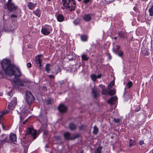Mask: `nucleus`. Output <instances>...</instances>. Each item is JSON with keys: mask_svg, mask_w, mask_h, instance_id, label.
<instances>
[{"mask_svg": "<svg viewBox=\"0 0 153 153\" xmlns=\"http://www.w3.org/2000/svg\"><path fill=\"white\" fill-rule=\"evenodd\" d=\"M1 64L3 69L6 75L10 76L14 75L16 67L15 65L10 64L9 60L7 59H3Z\"/></svg>", "mask_w": 153, "mask_h": 153, "instance_id": "obj_1", "label": "nucleus"}, {"mask_svg": "<svg viewBox=\"0 0 153 153\" xmlns=\"http://www.w3.org/2000/svg\"><path fill=\"white\" fill-rule=\"evenodd\" d=\"M39 120L42 124V126L39 129V131L41 132H44V134H46L45 130L47 126V120L45 117H44L43 119L41 117H39Z\"/></svg>", "mask_w": 153, "mask_h": 153, "instance_id": "obj_2", "label": "nucleus"}, {"mask_svg": "<svg viewBox=\"0 0 153 153\" xmlns=\"http://www.w3.org/2000/svg\"><path fill=\"white\" fill-rule=\"evenodd\" d=\"M52 31L51 27L49 25H45L43 26L41 30L42 33L44 35H48Z\"/></svg>", "mask_w": 153, "mask_h": 153, "instance_id": "obj_3", "label": "nucleus"}, {"mask_svg": "<svg viewBox=\"0 0 153 153\" xmlns=\"http://www.w3.org/2000/svg\"><path fill=\"white\" fill-rule=\"evenodd\" d=\"M66 6V9L68 10L72 11L75 10V3L74 0H68V1Z\"/></svg>", "mask_w": 153, "mask_h": 153, "instance_id": "obj_4", "label": "nucleus"}, {"mask_svg": "<svg viewBox=\"0 0 153 153\" xmlns=\"http://www.w3.org/2000/svg\"><path fill=\"white\" fill-rule=\"evenodd\" d=\"M26 99L28 104H30L33 102L34 100V98L30 92L29 91H26Z\"/></svg>", "mask_w": 153, "mask_h": 153, "instance_id": "obj_5", "label": "nucleus"}, {"mask_svg": "<svg viewBox=\"0 0 153 153\" xmlns=\"http://www.w3.org/2000/svg\"><path fill=\"white\" fill-rule=\"evenodd\" d=\"M27 134H30L31 136L33 137V139H35L37 136L36 130L31 128H28L27 133L25 134V135H26Z\"/></svg>", "mask_w": 153, "mask_h": 153, "instance_id": "obj_6", "label": "nucleus"}, {"mask_svg": "<svg viewBox=\"0 0 153 153\" xmlns=\"http://www.w3.org/2000/svg\"><path fill=\"white\" fill-rule=\"evenodd\" d=\"M11 0H8L7 4V7L9 10L11 12H13L16 10L17 7L15 5L14 3L11 2Z\"/></svg>", "mask_w": 153, "mask_h": 153, "instance_id": "obj_7", "label": "nucleus"}, {"mask_svg": "<svg viewBox=\"0 0 153 153\" xmlns=\"http://www.w3.org/2000/svg\"><path fill=\"white\" fill-rule=\"evenodd\" d=\"M17 104V99L16 98L14 97L13 99L11 102L9 103L8 105V108L9 111L13 110L15 108Z\"/></svg>", "mask_w": 153, "mask_h": 153, "instance_id": "obj_8", "label": "nucleus"}, {"mask_svg": "<svg viewBox=\"0 0 153 153\" xmlns=\"http://www.w3.org/2000/svg\"><path fill=\"white\" fill-rule=\"evenodd\" d=\"M79 135L78 134H74L72 137H71L70 134L68 132H66L64 134V137L66 139L74 140L78 137Z\"/></svg>", "mask_w": 153, "mask_h": 153, "instance_id": "obj_9", "label": "nucleus"}, {"mask_svg": "<svg viewBox=\"0 0 153 153\" xmlns=\"http://www.w3.org/2000/svg\"><path fill=\"white\" fill-rule=\"evenodd\" d=\"M92 92L93 96L94 98H97L100 95V91L96 88H92Z\"/></svg>", "mask_w": 153, "mask_h": 153, "instance_id": "obj_10", "label": "nucleus"}, {"mask_svg": "<svg viewBox=\"0 0 153 153\" xmlns=\"http://www.w3.org/2000/svg\"><path fill=\"white\" fill-rule=\"evenodd\" d=\"M14 82L16 84L19 86H22L24 85V83H26V80H22L20 79H18L16 80Z\"/></svg>", "mask_w": 153, "mask_h": 153, "instance_id": "obj_11", "label": "nucleus"}, {"mask_svg": "<svg viewBox=\"0 0 153 153\" xmlns=\"http://www.w3.org/2000/svg\"><path fill=\"white\" fill-rule=\"evenodd\" d=\"M59 111L61 113L65 112L67 110V108L63 104H60L58 108Z\"/></svg>", "mask_w": 153, "mask_h": 153, "instance_id": "obj_12", "label": "nucleus"}, {"mask_svg": "<svg viewBox=\"0 0 153 153\" xmlns=\"http://www.w3.org/2000/svg\"><path fill=\"white\" fill-rule=\"evenodd\" d=\"M42 55H37L35 58V61L36 64L39 65V66L40 67L41 66V61L40 57H42Z\"/></svg>", "mask_w": 153, "mask_h": 153, "instance_id": "obj_13", "label": "nucleus"}, {"mask_svg": "<svg viewBox=\"0 0 153 153\" xmlns=\"http://www.w3.org/2000/svg\"><path fill=\"white\" fill-rule=\"evenodd\" d=\"M14 75L16 77H19L21 75V72L18 67H16Z\"/></svg>", "mask_w": 153, "mask_h": 153, "instance_id": "obj_14", "label": "nucleus"}, {"mask_svg": "<svg viewBox=\"0 0 153 153\" xmlns=\"http://www.w3.org/2000/svg\"><path fill=\"white\" fill-rule=\"evenodd\" d=\"M83 19L85 22H88L90 21L91 19V17L89 14H85L82 17Z\"/></svg>", "mask_w": 153, "mask_h": 153, "instance_id": "obj_15", "label": "nucleus"}, {"mask_svg": "<svg viewBox=\"0 0 153 153\" xmlns=\"http://www.w3.org/2000/svg\"><path fill=\"white\" fill-rule=\"evenodd\" d=\"M117 100L116 97H112L108 101V102L111 104H113L115 103Z\"/></svg>", "mask_w": 153, "mask_h": 153, "instance_id": "obj_16", "label": "nucleus"}, {"mask_svg": "<svg viewBox=\"0 0 153 153\" xmlns=\"http://www.w3.org/2000/svg\"><path fill=\"white\" fill-rule=\"evenodd\" d=\"M10 140L13 142H16V137L15 134H11L9 137Z\"/></svg>", "mask_w": 153, "mask_h": 153, "instance_id": "obj_17", "label": "nucleus"}, {"mask_svg": "<svg viewBox=\"0 0 153 153\" xmlns=\"http://www.w3.org/2000/svg\"><path fill=\"white\" fill-rule=\"evenodd\" d=\"M114 52L117 54L119 56H122L123 55V52L121 51H118L114 49L113 50Z\"/></svg>", "mask_w": 153, "mask_h": 153, "instance_id": "obj_18", "label": "nucleus"}, {"mask_svg": "<svg viewBox=\"0 0 153 153\" xmlns=\"http://www.w3.org/2000/svg\"><path fill=\"white\" fill-rule=\"evenodd\" d=\"M57 19L58 21L59 22H62L64 20V17L62 15H59L57 16Z\"/></svg>", "mask_w": 153, "mask_h": 153, "instance_id": "obj_19", "label": "nucleus"}, {"mask_svg": "<svg viewBox=\"0 0 153 153\" xmlns=\"http://www.w3.org/2000/svg\"><path fill=\"white\" fill-rule=\"evenodd\" d=\"M88 38V36L85 35H82L80 37L81 40L83 42L87 41Z\"/></svg>", "mask_w": 153, "mask_h": 153, "instance_id": "obj_20", "label": "nucleus"}, {"mask_svg": "<svg viewBox=\"0 0 153 153\" xmlns=\"http://www.w3.org/2000/svg\"><path fill=\"white\" fill-rule=\"evenodd\" d=\"M51 66L49 64H47L45 66V69L48 73H49L51 69Z\"/></svg>", "mask_w": 153, "mask_h": 153, "instance_id": "obj_21", "label": "nucleus"}, {"mask_svg": "<svg viewBox=\"0 0 153 153\" xmlns=\"http://www.w3.org/2000/svg\"><path fill=\"white\" fill-rule=\"evenodd\" d=\"M55 69V72H52V73L53 74L55 73L56 75L58 73L61 71V69L58 66H56Z\"/></svg>", "mask_w": 153, "mask_h": 153, "instance_id": "obj_22", "label": "nucleus"}, {"mask_svg": "<svg viewBox=\"0 0 153 153\" xmlns=\"http://www.w3.org/2000/svg\"><path fill=\"white\" fill-rule=\"evenodd\" d=\"M126 33L120 32L118 33V35L120 38H125L126 36Z\"/></svg>", "mask_w": 153, "mask_h": 153, "instance_id": "obj_23", "label": "nucleus"}, {"mask_svg": "<svg viewBox=\"0 0 153 153\" xmlns=\"http://www.w3.org/2000/svg\"><path fill=\"white\" fill-rule=\"evenodd\" d=\"M30 9H33L35 7V4H34L32 2H29L27 6Z\"/></svg>", "mask_w": 153, "mask_h": 153, "instance_id": "obj_24", "label": "nucleus"}, {"mask_svg": "<svg viewBox=\"0 0 153 153\" xmlns=\"http://www.w3.org/2000/svg\"><path fill=\"white\" fill-rule=\"evenodd\" d=\"M81 58L82 60L87 61L88 60L89 57L86 54H83L81 55Z\"/></svg>", "mask_w": 153, "mask_h": 153, "instance_id": "obj_25", "label": "nucleus"}, {"mask_svg": "<svg viewBox=\"0 0 153 153\" xmlns=\"http://www.w3.org/2000/svg\"><path fill=\"white\" fill-rule=\"evenodd\" d=\"M136 141L134 140L131 139L130 140L129 143V146L131 147V146L136 145Z\"/></svg>", "mask_w": 153, "mask_h": 153, "instance_id": "obj_26", "label": "nucleus"}, {"mask_svg": "<svg viewBox=\"0 0 153 153\" xmlns=\"http://www.w3.org/2000/svg\"><path fill=\"white\" fill-rule=\"evenodd\" d=\"M69 128L70 129L72 130H74L76 128V126L73 123H70L69 125Z\"/></svg>", "mask_w": 153, "mask_h": 153, "instance_id": "obj_27", "label": "nucleus"}, {"mask_svg": "<svg viewBox=\"0 0 153 153\" xmlns=\"http://www.w3.org/2000/svg\"><path fill=\"white\" fill-rule=\"evenodd\" d=\"M33 13L38 17L40 16L41 13L39 10L37 9L36 10L34 11L33 12Z\"/></svg>", "mask_w": 153, "mask_h": 153, "instance_id": "obj_28", "label": "nucleus"}, {"mask_svg": "<svg viewBox=\"0 0 153 153\" xmlns=\"http://www.w3.org/2000/svg\"><path fill=\"white\" fill-rule=\"evenodd\" d=\"M149 15L150 16H153V5L151 6V7L149 9Z\"/></svg>", "mask_w": 153, "mask_h": 153, "instance_id": "obj_29", "label": "nucleus"}, {"mask_svg": "<svg viewBox=\"0 0 153 153\" xmlns=\"http://www.w3.org/2000/svg\"><path fill=\"white\" fill-rule=\"evenodd\" d=\"M116 91L114 89H111L108 91V94L110 95H112L115 94Z\"/></svg>", "mask_w": 153, "mask_h": 153, "instance_id": "obj_30", "label": "nucleus"}, {"mask_svg": "<svg viewBox=\"0 0 153 153\" xmlns=\"http://www.w3.org/2000/svg\"><path fill=\"white\" fill-rule=\"evenodd\" d=\"M98 128L96 126H94L93 127V133L94 134H97L98 131Z\"/></svg>", "mask_w": 153, "mask_h": 153, "instance_id": "obj_31", "label": "nucleus"}, {"mask_svg": "<svg viewBox=\"0 0 153 153\" xmlns=\"http://www.w3.org/2000/svg\"><path fill=\"white\" fill-rule=\"evenodd\" d=\"M91 77L92 80L94 82L97 79V75L94 74H91Z\"/></svg>", "mask_w": 153, "mask_h": 153, "instance_id": "obj_32", "label": "nucleus"}, {"mask_svg": "<svg viewBox=\"0 0 153 153\" xmlns=\"http://www.w3.org/2000/svg\"><path fill=\"white\" fill-rule=\"evenodd\" d=\"M80 20L79 18H76L74 21V23L75 25H78L80 22Z\"/></svg>", "mask_w": 153, "mask_h": 153, "instance_id": "obj_33", "label": "nucleus"}, {"mask_svg": "<svg viewBox=\"0 0 153 153\" xmlns=\"http://www.w3.org/2000/svg\"><path fill=\"white\" fill-rule=\"evenodd\" d=\"M108 91L106 89H103L102 91V93L103 95H107L108 94Z\"/></svg>", "mask_w": 153, "mask_h": 153, "instance_id": "obj_34", "label": "nucleus"}, {"mask_svg": "<svg viewBox=\"0 0 153 153\" xmlns=\"http://www.w3.org/2000/svg\"><path fill=\"white\" fill-rule=\"evenodd\" d=\"M114 81H112L108 85V89H111V87L114 85Z\"/></svg>", "mask_w": 153, "mask_h": 153, "instance_id": "obj_35", "label": "nucleus"}, {"mask_svg": "<svg viewBox=\"0 0 153 153\" xmlns=\"http://www.w3.org/2000/svg\"><path fill=\"white\" fill-rule=\"evenodd\" d=\"M68 0H62L63 5L65 7H66V5L68 2Z\"/></svg>", "mask_w": 153, "mask_h": 153, "instance_id": "obj_36", "label": "nucleus"}, {"mask_svg": "<svg viewBox=\"0 0 153 153\" xmlns=\"http://www.w3.org/2000/svg\"><path fill=\"white\" fill-rule=\"evenodd\" d=\"M132 85V83L131 81H129L127 84V86L128 88H130Z\"/></svg>", "mask_w": 153, "mask_h": 153, "instance_id": "obj_37", "label": "nucleus"}, {"mask_svg": "<svg viewBox=\"0 0 153 153\" xmlns=\"http://www.w3.org/2000/svg\"><path fill=\"white\" fill-rule=\"evenodd\" d=\"M102 148L100 147H98L95 151V153H101Z\"/></svg>", "mask_w": 153, "mask_h": 153, "instance_id": "obj_38", "label": "nucleus"}, {"mask_svg": "<svg viewBox=\"0 0 153 153\" xmlns=\"http://www.w3.org/2000/svg\"><path fill=\"white\" fill-rule=\"evenodd\" d=\"M23 112L24 115L27 116V114L28 111L27 109L23 110Z\"/></svg>", "mask_w": 153, "mask_h": 153, "instance_id": "obj_39", "label": "nucleus"}, {"mask_svg": "<svg viewBox=\"0 0 153 153\" xmlns=\"http://www.w3.org/2000/svg\"><path fill=\"white\" fill-rule=\"evenodd\" d=\"M114 122L116 123H119L120 122V120L119 119H116L115 118L114 119Z\"/></svg>", "mask_w": 153, "mask_h": 153, "instance_id": "obj_40", "label": "nucleus"}, {"mask_svg": "<svg viewBox=\"0 0 153 153\" xmlns=\"http://www.w3.org/2000/svg\"><path fill=\"white\" fill-rule=\"evenodd\" d=\"M55 138L56 139V140H59L61 139V137L60 136H55Z\"/></svg>", "mask_w": 153, "mask_h": 153, "instance_id": "obj_41", "label": "nucleus"}, {"mask_svg": "<svg viewBox=\"0 0 153 153\" xmlns=\"http://www.w3.org/2000/svg\"><path fill=\"white\" fill-rule=\"evenodd\" d=\"M52 101L50 99H48L47 100V103L48 104H51Z\"/></svg>", "mask_w": 153, "mask_h": 153, "instance_id": "obj_42", "label": "nucleus"}, {"mask_svg": "<svg viewBox=\"0 0 153 153\" xmlns=\"http://www.w3.org/2000/svg\"><path fill=\"white\" fill-rule=\"evenodd\" d=\"M90 1V0H84L83 1V2L85 4H86L88 3Z\"/></svg>", "mask_w": 153, "mask_h": 153, "instance_id": "obj_43", "label": "nucleus"}, {"mask_svg": "<svg viewBox=\"0 0 153 153\" xmlns=\"http://www.w3.org/2000/svg\"><path fill=\"white\" fill-rule=\"evenodd\" d=\"M140 108L139 107V106L137 107L135 109L134 111L136 112H137L139 111L140 110Z\"/></svg>", "mask_w": 153, "mask_h": 153, "instance_id": "obj_44", "label": "nucleus"}, {"mask_svg": "<svg viewBox=\"0 0 153 153\" xmlns=\"http://www.w3.org/2000/svg\"><path fill=\"white\" fill-rule=\"evenodd\" d=\"M27 67H28L29 68H30L31 66V63H27Z\"/></svg>", "mask_w": 153, "mask_h": 153, "instance_id": "obj_45", "label": "nucleus"}, {"mask_svg": "<svg viewBox=\"0 0 153 153\" xmlns=\"http://www.w3.org/2000/svg\"><path fill=\"white\" fill-rule=\"evenodd\" d=\"M102 76V74H99L97 76V79H100L101 78Z\"/></svg>", "mask_w": 153, "mask_h": 153, "instance_id": "obj_46", "label": "nucleus"}, {"mask_svg": "<svg viewBox=\"0 0 153 153\" xmlns=\"http://www.w3.org/2000/svg\"><path fill=\"white\" fill-rule=\"evenodd\" d=\"M139 143L140 145H142L143 144H144V142L143 141L140 140L139 142Z\"/></svg>", "mask_w": 153, "mask_h": 153, "instance_id": "obj_47", "label": "nucleus"}, {"mask_svg": "<svg viewBox=\"0 0 153 153\" xmlns=\"http://www.w3.org/2000/svg\"><path fill=\"white\" fill-rule=\"evenodd\" d=\"M115 47L116 48V49H115L116 50L118 51V50L120 48V47L118 45L115 46Z\"/></svg>", "mask_w": 153, "mask_h": 153, "instance_id": "obj_48", "label": "nucleus"}, {"mask_svg": "<svg viewBox=\"0 0 153 153\" xmlns=\"http://www.w3.org/2000/svg\"><path fill=\"white\" fill-rule=\"evenodd\" d=\"M49 78L51 79L54 78V76L52 75H49Z\"/></svg>", "mask_w": 153, "mask_h": 153, "instance_id": "obj_49", "label": "nucleus"}, {"mask_svg": "<svg viewBox=\"0 0 153 153\" xmlns=\"http://www.w3.org/2000/svg\"><path fill=\"white\" fill-rule=\"evenodd\" d=\"M11 17L12 18L15 17V18H16L17 17V16L16 15H11Z\"/></svg>", "mask_w": 153, "mask_h": 153, "instance_id": "obj_50", "label": "nucleus"}, {"mask_svg": "<svg viewBox=\"0 0 153 153\" xmlns=\"http://www.w3.org/2000/svg\"><path fill=\"white\" fill-rule=\"evenodd\" d=\"M2 114L0 115V124L1 123V120L2 117Z\"/></svg>", "mask_w": 153, "mask_h": 153, "instance_id": "obj_51", "label": "nucleus"}, {"mask_svg": "<svg viewBox=\"0 0 153 153\" xmlns=\"http://www.w3.org/2000/svg\"><path fill=\"white\" fill-rule=\"evenodd\" d=\"M8 113V112H7V111H4L3 112V114H6V113Z\"/></svg>", "mask_w": 153, "mask_h": 153, "instance_id": "obj_52", "label": "nucleus"}, {"mask_svg": "<svg viewBox=\"0 0 153 153\" xmlns=\"http://www.w3.org/2000/svg\"><path fill=\"white\" fill-rule=\"evenodd\" d=\"M27 120V119H26L25 121L23 122V124H25V123L26 121Z\"/></svg>", "mask_w": 153, "mask_h": 153, "instance_id": "obj_53", "label": "nucleus"}, {"mask_svg": "<svg viewBox=\"0 0 153 153\" xmlns=\"http://www.w3.org/2000/svg\"><path fill=\"white\" fill-rule=\"evenodd\" d=\"M2 136H5L4 139L5 140L6 139V136H5V135H2Z\"/></svg>", "mask_w": 153, "mask_h": 153, "instance_id": "obj_54", "label": "nucleus"}, {"mask_svg": "<svg viewBox=\"0 0 153 153\" xmlns=\"http://www.w3.org/2000/svg\"><path fill=\"white\" fill-rule=\"evenodd\" d=\"M117 37L115 36V37H114V39L115 40L116 39H117Z\"/></svg>", "mask_w": 153, "mask_h": 153, "instance_id": "obj_55", "label": "nucleus"}, {"mask_svg": "<svg viewBox=\"0 0 153 153\" xmlns=\"http://www.w3.org/2000/svg\"><path fill=\"white\" fill-rule=\"evenodd\" d=\"M143 1H147V0H143Z\"/></svg>", "mask_w": 153, "mask_h": 153, "instance_id": "obj_56", "label": "nucleus"}, {"mask_svg": "<svg viewBox=\"0 0 153 153\" xmlns=\"http://www.w3.org/2000/svg\"><path fill=\"white\" fill-rule=\"evenodd\" d=\"M81 0H78V1H81Z\"/></svg>", "mask_w": 153, "mask_h": 153, "instance_id": "obj_57", "label": "nucleus"}, {"mask_svg": "<svg viewBox=\"0 0 153 153\" xmlns=\"http://www.w3.org/2000/svg\"><path fill=\"white\" fill-rule=\"evenodd\" d=\"M80 153H83L82 152H81Z\"/></svg>", "mask_w": 153, "mask_h": 153, "instance_id": "obj_58", "label": "nucleus"}, {"mask_svg": "<svg viewBox=\"0 0 153 153\" xmlns=\"http://www.w3.org/2000/svg\"><path fill=\"white\" fill-rule=\"evenodd\" d=\"M48 0V1H50L51 0Z\"/></svg>", "mask_w": 153, "mask_h": 153, "instance_id": "obj_59", "label": "nucleus"}, {"mask_svg": "<svg viewBox=\"0 0 153 153\" xmlns=\"http://www.w3.org/2000/svg\"><path fill=\"white\" fill-rule=\"evenodd\" d=\"M152 152H153V151Z\"/></svg>", "mask_w": 153, "mask_h": 153, "instance_id": "obj_60", "label": "nucleus"}]
</instances>
